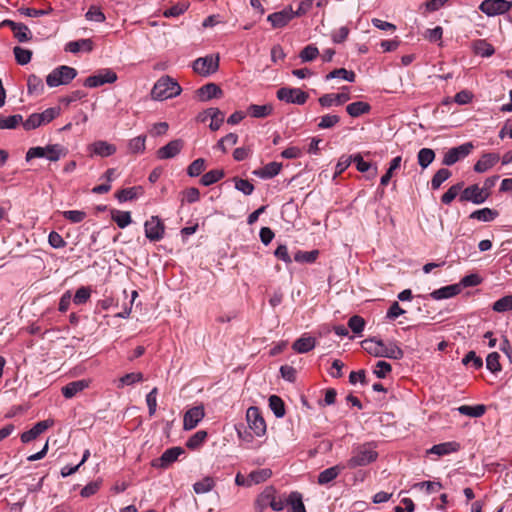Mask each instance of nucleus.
<instances>
[{
    "label": "nucleus",
    "mask_w": 512,
    "mask_h": 512,
    "mask_svg": "<svg viewBox=\"0 0 512 512\" xmlns=\"http://www.w3.org/2000/svg\"><path fill=\"white\" fill-rule=\"evenodd\" d=\"M378 457L376 445L373 442L359 445L354 450V466H365L374 462Z\"/></svg>",
    "instance_id": "7ed1b4c3"
},
{
    "label": "nucleus",
    "mask_w": 512,
    "mask_h": 512,
    "mask_svg": "<svg viewBox=\"0 0 512 512\" xmlns=\"http://www.w3.org/2000/svg\"><path fill=\"white\" fill-rule=\"evenodd\" d=\"M435 159V152L430 148H422L418 151L417 160L421 168H427Z\"/></svg>",
    "instance_id": "f704fd0d"
},
{
    "label": "nucleus",
    "mask_w": 512,
    "mask_h": 512,
    "mask_svg": "<svg viewBox=\"0 0 512 512\" xmlns=\"http://www.w3.org/2000/svg\"><path fill=\"white\" fill-rule=\"evenodd\" d=\"M273 111L271 104L257 105L252 104L248 107V113L254 118H265L269 116Z\"/></svg>",
    "instance_id": "473e14b6"
},
{
    "label": "nucleus",
    "mask_w": 512,
    "mask_h": 512,
    "mask_svg": "<svg viewBox=\"0 0 512 512\" xmlns=\"http://www.w3.org/2000/svg\"><path fill=\"white\" fill-rule=\"evenodd\" d=\"M235 181V188L238 191H241L244 195H251L254 191L253 184L246 180V179H240V178H234Z\"/></svg>",
    "instance_id": "774afa93"
},
{
    "label": "nucleus",
    "mask_w": 512,
    "mask_h": 512,
    "mask_svg": "<svg viewBox=\"0 0 512 512\" xmlns=\"http://www.w3.org/2000/svg\"><path fill=\"white\" fill-rule=\"evenodd\" d=\"M361 347L364 351L367 353L374 355L376 357H380L381 355V349H382V341L371 338V339H365L361 343Z\"/></svg>",
    "instance_id": "c756f323"
},
{
    "label": "nucleus",
    "mask_w": 512,
    "mask_h": 512,
    "mask_svg": "<svg viewBox=\"0 0 512 512\" xmlns=\"http://www.w3.org/2000/svg\"><path fill=\"white\" fill-rule=\"evenodd\" d=\"M90 385V380L88 379H80L76 381L69 382L65 386L61 388L62 395L66 399H71L76 396L78 393L82 392Z\"/></svg>",
    "instance_id": "aec40b11"
},
{
    "label": "nucleus",
    "mask_w": 512,
    "mask_h": 512,
    "mask_svg": "<svg viewBox=\"0 0 512 512\" xmlns=\"http://www.w3.org/2000/svg\"><path fill=\"white\" fill-rule=\"evenodd\" d=\"M145 236L150 241H160L164 237L165 226L158 216H152L144 224Z\"/></svg>",
    "instance_id": "9b49d317"
},
{
    "label": "nucleus",
    "mask_w": 512,
    "mask_h": 512,
    "mask_svg": "<svg viewBox=\"0 0 512 512\" xmlns=\"http://www.w3.org/2000/svg\"><path fill=\"white\" fill-rule=\"evenodd\" d=\"M460 449V444L455 441L444 442L433 445L427 452L437 456H445L457 452Z\"/></svg>",
    "instance_id": "4be33fe9"
},
{
    "label": "nucleus",
    "mask_w": 512,
    "mask_h": 512,
    "mask_svg": "<svg viewBox=\"0 0 512 512\" xmlns=\"http://www.w3.org/2000/svg\"><path fill=\"white\" fill-rule=\"evenodd\" d=\"M339 471V466H333L325 469L324 471L320 472L318 476V483L321 485L328 484L338 476Z\"/></svg>",
    "instance_id": "79ce46f5"
},
{
    "label": "nucleus",
    "mask_w": 512,
    "mask_h": 512,
    "mask_svg": "<svg viewBox=\"0 0 512 512\" xmlns=\"http://www.w3.org/2000/svg\"><path fill=\"white\" fill-rule=\"evenodd\" d=\"M354 166L357 171L363 174L366 180H373L378 174L377 164L370 160H365L360 153L354 154Z\"/></svg>",
    "instance_id": "f8f14e48"
},
{
    "label": "nucleus",
    "mask_w": 512,
    "mask_h": 512,
    "mask_svg": "<svg viewBox=\"0 0 512 512\" xmlns=\"http://www.w3.org/2000/svg\"><path fill=\"white\" fill-rule=\"evenodd\" d=\"M206 438L207 432L204 430H199L187 440L186 446L191 450L197 449L204 443Z\"/></svg>",
    "instance_id": "09e8293b"
},
{
    "label": "nucleus",
    "mask_w": 512,
    "mask_h": 512,
    "mask_svg": "<svg viewBox=\"0 0 512 512\" xmlns=\"http://www.w3.org/2000/svg\"><path fill=\"white\" fill-rule=\"evenodd\" d=\"M287 504L291 506L292 512H306L302 495L299 492H292L287 499Z\"/></svg>",
    "instance_id": "a18cd8bd"
},
{
    "label": "nucleus",
    "mask_w": 512,
    "mask_h": 512,
    "mask_svg": "<svg viewBox=\"0 0 512 512\" xmlns=\"http://www.w3.org/2000/svg\"><path fill=\"white\" fill-rule=\"evenodd\" d=\"M246 419L249 428L253 431V433L256 436L260 437L265 434L266 423L257 407L252 406L247 409Z\"/></svg>",
    "instance_id": "1a4fd4ad"
},
{
    "label": "nucleus",
    "mask_w": 512,
    "mask_h": 512,
    "mask_svg": "<svg viewBox=\"0 0 512 512\" xmlns=\"http://www.w3.org/2000/svg\"><path fill=\"white\" fill-rule=\"evenodd\" d=\"M512 8V2L508 0H484L479 5V10L488 17L503 15Z\"/></svg>",
    "instance_id": "20e7f679"
},
{
    "label": "nucleus",
    "mask_w": 512,
    "mask_h": 512,
    "mask_svg": "<svg viewBox=\"0 0 512 512\" xmlns=\"http://www.w3.org/2000/svg\"><path fill=\"white\" fill-rule=\"evenodd\" d=\"M91 296V289L90 287L82 286L79 289H77L74 297L73 302L76 305H81L86 303Z\"/></svg>",
    "instance_id": "e2e57ef3"
},
{
    "label": "nucleus",
    "mask_w": 512,
    "mask_h": 512,
    "mask_svg": "<svg viewBox=\"0 0 512 512\" xmlns=\"http://www.w3.org/2000/svg\"><path fill=\"white\" fill-rule=\"evenodd\" d=\"M282 168V164L278 162H270L266 164L263 168L255 170L253 174L262 178V179H270L279 174Z\"/></svg>",
    "instance_id": "a878e982"
},
{
    "label": "nucleus",
    "mask_w": 512,
    "mask_h": 512,
    "mask_svg": "<svg viewBox=\"0 0 512 512\" xmlns=\"http://www.w3.org/2000/svg\"><path fill=\"white\" fill-rule=\"evenodd\" d=\"M500 356L497 352H492L486 357V367L492 373L501 371V365L499 362Z\"/></svg>",
    "instance_id": "bf43d9fd"
},
{
    "label": "nucleus",
    "mask_w": 512,
    "mask_h": 512,
    "mask_svg": "<svg viewBox=\"0 0 512 512\" xmlns=\"http://www.w3.org/2000/svg\"><path fill=\"white\" fill-rule=\"evenodd\" d=\"M277 98L286 103L303 105L308 99V94L299 88L282 87L277 91Z\"/></svg>",
    "instance_id": "6e6552de"
},
{
    "label": "nucleus",
    "mask_w": 512,
    "mask_h": 512,
    "mask_svg": "<svg viewBox=\"0 0 512 512\" xmlns=\"http://www.w3.org/2000/svg\"><path fill=\"white\" fill-rule=\"evenodd\" d=\"M204 416L205 412L202 405L190 408L184 414L183 429L187 431L194 429Z\"/></svg>",
    "instance_id": "2eb2a0df"
},
{
    "label": "nucleus",
    "mask_w": 512,
    "mask_h": 512,
    "mask_svg": "<svg viewBox=\"0 0 512 512\" xmlns=\"http://www.w3.org/2000/svg\"><path fill=\"white\" fill-rule=\"evenodd\" d=\"M184 147L181 139H175L167 143L165 146L157 150L156 156L160 160L171 159L177 156Z\"/></svg>",
    "instance_id": "dca6fc26"
},
{
    "label": "nucleus",
    "mask_w": 512,
    "mask_h": 512,
    "mask_svg": "<svg viewBox=\"0 0 512 512\" xmlns=\"http://www.w3.org/2000/svg\"><path fill=\"white\" fill-rule=\"evenodd\" d=\"M143 380L144 377L141 372L128 373L119 379L117 387L123 388L124 386H130L133 385L134 383L142 382Z\"/></svg>",
    "instance_id": "a19ab883"
},
{
    "label": "nucleus",
    "mask_w": 512,
    "mask_h": 512,
    "mask_svg": "<svg viewBox=\"0 0 512 512\" xmlns=\"http://www.w3.org/2000/svg\"><path fill=\"white\" fill-rule=\"evenodd\" d=\"M205 168V160L203 158H198L188 166L187 174L190 177H197L205 170Z\"/></svg>",
    "instance_id": "6e6d98bb"
},
{
    "label": "nucleus",
    "mask_w": 512,
    "mask_h": 512,
    "mask_svg": "<svg viewBox=\"0 0 512 512\" xmlns=\"http://www.w3.org/2000/svg\"><path fill=\"white\" fill-rule=\"evenodd\" d=\"M157 394L158 388L154 387L147 395H146V403L148 406L149 416H154L157 409Z\"/></svg>",
    "instance_id": "0e129e2a"
},
{
    "label": "nucleus",
    "mask_w": 512,
    "mask_h": 512,
    "mask_svg": "<svg viewBox=\"0 0 512 512\" xmlns=\"http://www.w3.org/2000/svg\"><path fill=\"white\" fill-rule=\"evenodd\" d=\"M451 177V172L447 168L439 169L431 179V187L437 190L440 186Z\"/></svg>",
    "instance_id": "58836bf2"
},
{
    "label": "nucleus",
    "mask_w": 512,
    "mask_h": 512,
    "mask_svg": "<svg viewBox=\"0 0 512 512\" xmlns=\"http://www.w3.org/2000/svg\"><path fill=\"white\" fill-rule=\"evenodd\" d=\"M474 146L471 142H466L457 147L450 148L443 157L442 163L446 166H451L459 160L467 157L473 150Z\"/></svg>",
    "instance_id": "0eeeda50"
},
{
    "label": "nucleus",
    "mask_w": 512,
    "mask_h": 512,
    "mask_svg": "<svg viewBox=\"0 0 512 512\" xmlns=\"http://www.w3.org/2000/svg\"><path fill=\"white\" fill-rule=\"evenodd\" d=\"M45 149L46 155L44 157L53 162L58 161L67 153L66 149L60 144L47 145Z\"/></svg>",
    "instance_id": "2f4dec72"
},
{
    "label": "nucleus",
    "mask_w": 512,
    "mask_h": 512,
    "mask_svg": "<svg viewBox=\"0 0 512 512\" xmlns=\"http://www.w3.org/2000/svg\"><path fill=\"white\" fill-rule=\"evenodd\" d=\"M269 407L277 418H281L285 415V405L279 396L271 395L269 397Z\"/></svg>",
    "instance_id": "4c0bfd02"
},
{
    "label": "nucleus",
    "mask_w": 512,
    "mask_h": 512,
    "mask_svg": "<svg viewBox=\"0 0 512 512\" xmlns=\"http://www.w3.org/2000/svg\"><path fill=\"white\" fill-rule=\"evenodd\" d=\"M272 475V471L268 468H263L259 470L252 471L249 476V482L252 485L259 484L267 479H269Z\"/></svg>",
    "instance_id": "ea45409f"
},
{
    "label": "nucleus",
    "mask_w": 512,
    "mask_h": 512,
    "mask_svg": "<svg viewBox=\"0 0 512 512\" xmlns=\"http://www.w3.org/2000/svg\"><path fill=\"white\" fill-rule=\"evenodd\" d=\"M404 356L403 350L394 341H382V349L380 357H386L394 360H400Z\"/></svg>",
    "instance_id": "412c9836"
},
{
    "label": "nucleus",
    "mask_w": 512,
    "mask_h": 512,
    "mask_svg": "<svg viewBox=\"0 0 512 512\" xmlns=\"http://www.w3.org/2000/svg\"><path fill=\"white\" fill-rule=\"evenodd\" d=\"M493 311L504 313L512 310V295H506L493 303Z\"/></svg>",
    "instance_id": "37998d69"
},
{
    "label": "nucleus",
    "mask_w": 512,
    "mask_h": 512,
    "mask_svg": "<svg viewBox=\"0 0 512 512\" xmlns=\"http://www.w3.org/2000/svg\"><path fill=\"white\" fill-rule=\"evenodd\" d=\"M140 190H141V187L125 188V189L120 190L116 196L120 202H126V201H130V200L137 198L138 191H140Z\"/></svg>",
    "instance_id": "5fc2aeb1"
},
{
    "label": "nucleus",
    "mask_w": 512,
    "mask_h": 512,
    "mask_svg": "<svg viewBox=\"0 0 512 512\" xmlns=\"http://www.w3.org/2000/svg\"><path fill=\"white\" fill-rule=\"evenodd\" d=\"M13 52H14L15 59L18 64L26 65L31 61V58H32L31 50L16 46V47H14Z\"/></svg>",
    "instance_id": "3c124183"
},
{
    "label": "nucleus",
    "mask_w": 512,
    "mask_h": 512,
    "mask_svg": "<svg viewBox=\"0 0 512 512\" xmlns=\"http://www.w3.org/2000/svg\"><path fill=\"white\" fill-rule=\"evenodd\" d=\"M401 162H402L401 156H396L390 161L389 167H388L386 173L380 179V185L386 186L389 184L394 172L400 168Z\"/></svg>",
    "instance_id": "7c9ffc66"
},
{
    "label": "nucleus",
    "mask_w": 512,
    "mask_h": 512,
    "mask_svg": "<svg viewBox=\"0 0 512 512\" xmlns=\"http://www.w3.org/2000/svg\"><path fill=\"white\" fill-rule=\"evenodd\" d=\"M112 219L121 229L127 227L132 221L130 212L128 211H116L112 214Z\"/></svg>",
    "instance_id": "4d7b16f0"
},
{
    "label": "nucleus",
    "mask_w": 512,
    "mask_h": 512,
    "mask_svg": "<svg viewBox=\"0 0 512 512\" xmlns=\"http://www.w3.org/2000/svg\"><path fill=\"white\" fill-rule=\"evenodd\" d=\"M201 122H205L208 118L212 119V122L209 125V128L212 131L218 130L223 121H224V113L220 111L218 108H208L203 113L198 116Z\"/></svg>",
    "instance_id": "6ab92c4d"
},
{
    "label": "nucleus",
    "mask_w": 512,
    "mask_h": 512,
    "mask_svg": "<svg viewBox=\"0 0 512 512\" xmlns=\"http://www.w3.org/2000/svg\"><path fill=\"white\" fill-rule=\"evenodd\" d=\"M91 151L101 157H108L116 152V146L106 141H95L90 146Z\"/></svg>",
    "instance_id": "393cba45"
},
{
    "label": "nucleus",
    "mask_w": 512,
    "mask_h": 512,
    "mask_svg": "<svg viewBox=\"0 0 512 512\" xmlns=\"http://www.w3.org/2000/svg\"><path fill=\"white\" fill-rule=\"evenodd\" d=\"M13 32L19 42H27L32 38L31 31L22 23H19Z\"/></svg>",
    "instance_id": "680f3d73"
},
{
    "label": "nucleus",
    "mask_w": 512,
    "mask_h": 512,
    "mask_svg": "<svg viewBox=\"0 0 512 512\" xmlns=\"http://www.w3.org/2000/svg\"><path fill=\"white\" fill-rule=\"evenodd\" d=\"M315 347V338L303 336L298 338L292 345V348L298 353H307Z\"/></svg>",
    "instance_id": "c85d7f7f"
},
{
    "label": "nucleus",
    "mask_w": 512,
    "mask_h": 512,
    "mask_svg": "<svg viewBox=\"0 0 512 512\" xmlns=\"http://www.w3.org/2000/svg\"><path fill=\"white\" fill-rule=\"evenodd\" d=\"M461 291V287L458 284L448 285L434 290L430 296L435 300L448 299L456 296Z\"/></svg>",
    "instance_id": "b1692460"
},
{
    "label": "nucleus",
    "mask_w": 512,
    "mask_h": 512,
    "mask_svg": "<svg viewBox=\"0 0 512 512\" xmlns=\"http://www.w3.org/2000/svg\"><path fill=\"white\" fill-rule=\"evenodd\" d=\"M275 498V490L273 488H266L258 497L257 504L264 508L271 506L273 499Z\"/></svg>",
    "instance_id": "13d9d810"
},
{
    "label": "nucleus",
    "mask_w": 512,
    "mask_h": 512,
    "mask_svg": "<svg viewBox=\"0 0 512 512\" xmlns=\"http://www.w3.org/2000/svg\"><path fill=\"white\" fill-rule=\"evenodd\" d=\"M295 17L294 11L291 6L284 8L279 12L270 14L267 20L271 23L273 28H282L286 26Z\"/></svg>",
    "instance_id": "f3484780"
},
{
    "label": "nucleus",
    "mask_w": 512,
    "mask_h": 512,
    "mask_svg": "<svg viewBox=\"0 0 512 512\" xmlns=\"http://www.w3.org/2000/svg\"><path fill=\"white\" fill-rule=\"evenodd\" d=\"M498 211L491 208H482L479 210L473 211L470 215V219H475L481 222H491L498 217Z\"/></svg>",
    "instance_id": "cd10ccee"
},
{
    "label": "nucleus",
    "mask_w": 512,
    "mask_h": 512,
    "mask_svg": "<svg viewBox=\"0 0 512 512\" xmlns=\"http://www.w3.org/2000/svg\"><path fill=\"white\" fill-rule=\"evenodd\" d=\"M185 453V450L182 447L175 446L171 447L163 452V454L157 458L154 459L151 463L153 467L166 469L168 468L172 463L178 460L179 456Z\"/></svg>",
    "instance_id": "9d476101"
},
{
    "label": "nucleus",
    "mask_w": 512,
    "mask_h": 512,
    "mask_svg": "<svg viewBox=\"0 0 512 512\" xmlns=\"http://www.w3.org/2000/svg\"><path fill=\"white\" fill-rule=\"evenodd\" d=\"M23 118L20 114L11 115L8 117L0 118V129H14L20 123H22Z\"/></svg>",
    "instance_id": "864d4df0"
},
{
    "label": "nucleus",
    "mask_w": 512,
    "mask_h": 512,
    "mask_svg": "<svg viewBox=\"0 0 512 512\" xmlns=\"http://www.w3.org/2000/svg\"><path fill=\"white\" fill-rule=\"evenodd\" d=\"M490 193L484 192L477 184L470 185L465 188L460 194L459 200L461 202H472L474 204H482L484 203Z\"/></svg>",
    "instance_id": "4468645a"
},
{
    "label": "nucleus",
    "mask_w": 512,
    "mask_h": 512,
    "mask_svg": "<svg viewBox=\"0 0 512 512\" xmlns=\"http://www.w3.org/2000/svg\"><path fill=\"white\" fill-rule=\"evenodd\" d=\"M319 55V50L317 47L313 45H307L302 49L299 54V57L303 62H309L314 60Z\"/></svg>",
    "instance_id": "69168bd1"
},
{
    "label": "nucleus",
    "mask_w": 512,
    "mask_h": 512,
    "mask_svg": "<svg viewBox=\"0 0 512 512\" xmlns=\"http://www.w3.org/2000/svg\"><path fill=\"white\" fill-rule=\"evenodd\" d=\"M224 177V171L221 169L210 170L200 179V183L204 186H210Z\"/></svg>",
    "instance_id": "c9c22d12"
},
{
    "label": "nucleus",
    "mask_w": 512,
    "mask_h": 512,
    "mask_svg": "<svg viewBox=\"0 0 512 512\" xmlns=\"http://www.w3.org/2000/svg\"><path fill=\"white\" fill-rule=\"evenodd\" d=\"M498 161V154L486 153L475 163L474 170L478 173H484L492 168Z\"/></svg>",
    "instance_id": "5701e85b"
},
{
    "label": "nucleus",
    "mask_w": 512,
    "mask_h": 512,
    "mask_svg": "<svg viewBox=\"0 0 512 512\" xmlns=\"http://www.w3.org/2000/svg\"><path fill=\"white\" fill-rule=\"evenodd\" d=\"M85 17L88 21H94L98 23H102L106 19L105 14L100 10V8L96 6H91L86 12Z\"/></svg>",
    "instance_id": "338daca9"
},
{
    "label": "nucleus",
    "mask_w": 512,
    "mask_h": 512,
    "mask_svg": "<svg viewBox=\"0 0 512 512\" xmlns=\"http://www.w3.org/2000/svg\"><path fill=\"white\" fill-rule=\"evenodd\" d=\"M215 482L212 477H205L201 481L194 483L193 489L196 494H204L213 489Z\"/></svg>",
    "instance_id": "49530a36"
},
{
    "label": "nucleus",
    "mask_w": 512,
    "mask_h": 512,
    "mask_svg": "<svg viewBox=\"0 0 512 512\" xmlns=\"http://www.w3.org/2000/svg\"><path fill=\"white\" fill-rule=\"evenodd\" d=\"M319 255L318 250L298 251L294 255V260L299 263H313Z\"/></svg>",
    "instance_id": "603ef678"
},
{
    "label": "nucleus",
    "mask_w": 512,
    "mask_h": 512,
    "mask_svg": "<svg viewBox=\"0 0 512 512\" xmlns=\"http://www.w3.org/2000/svg\"><path fill=\"white\" fill-rule=\"evenodd\" d=\"M458 412L462 415L478 418L481 417L485 411L486 407L482 404L475 405V406H469V405H462L457 408Z\"/></svg>",
    "instance_id": "72a5a7b5"
},
{
    "label": "nucleus",
    "mask_w": 512,
    "mask_h": 512,
    "mask_svg": "<svg viewBox=\"0 0 512 512\" xmlns=\"http://www.w3.org/2000/svg\"><path fill=\"white\" fill-rule=\"evenodd\" d=\"M27 89L29 94H41L44 91L42 79L34 74L30 75L27 79Z\"/></svg>",
    "instance_id": "e433bc0d"
},
{
    "label": "nucleus",
    "mask_w": 512,
    "mask_h": 512,
    "mask_svg": "<svg viewBox=\"0 0 512 512\" xmlns=\"http://www.w3.org/2000/svg\"><path fill=\"white\" fill-rule=\"evenodd\" d=\"M196 95L199 101L206 102L213 98H221L223 91L217 84L207 83L197 89Z\"/></svg>",
    "instance_id": "a211bd4d"
},
{
    "label": "nucleus",
    "mask_w": 512,
    "mask_h": 512,
    "mask_svg": "<svg viewBox=\"0 0 512 512\" xmlns=\"http://www.w3.org/2000/svg\"><path fill=\"white\" fill-rule=\"evenodd\" d=\"M463 182L452 185L441 197L443 204L449 205L463 188Z\"/></svg>",
    "instance_id": "8fccbe9b"
},
{
    "label": "nucleus",
    "mask_w": 512,
    "mask_h": 512,
    "mask_svg": "<svg viewBox=\"0 0 512 512\" xmlns=\"http://www.w3.org/2000/svg\"><path fill=\"white\" fill-rule=\"evenodd\" d=\"M93 49V42L91 39H80L77 41H70L65 46V51L71 53H78L80 51L90 52Z\"/></svg>",
    "instance_id": "bb28decb"
},
{
    "label": "nucleus",
    "mask_w": 512,
    "mask_h": 512,
    "mask_svg": "<svg viewBox=\"0 0 512 512\" xmlns=\"http://www.w3.org/2000/svg\"><path fill=\"white\" fill-rule=\"evenodd\" d=\"M77 76V70L73 67L61 65L52 70L46 77L49 87H57L69 84Z\"/></svg>",
    "instance_id": "f03ea898"
},
{
    "label": "nucleus",
    "mask_w": 512,
    "mask_h": 512,
    "mask_svg": "<svg viewBox=\"0 0 512 512\" xmlns=\"http://www.w3.org/2000/svg\"><path fill=\"white\" fill-rule=\"evenodd\" d=\"M350 99V87H342L339 93L324 94L319 98L322 107L340 106Z\"/></svg>",
    "instance_id": "ddd939ff"
},
{
    "label": "nucleus",
    "mask_w": 512,
    "mask_h": 512,
    "mask_svg": "<svg viewBox=\"0 0 512 512\" xmlns=\"http://www.w3.org/2000/svg\"><path fill=\"white\" fill-rule=\"evenodd\" d=\"M219 68V56L209 55L198 58L193 63V70L202 75L208 76L215 73Z\"/></svg>",
    "instance_id": "423d86ee"
},
{
    "label": "nucleus",
    "mask_w": 512,
    "mask_h": 512,
    "mask_svg": "<svg viewBox=\"0 0 512 512\" xmlns=\"http://www.w3.org/2000/svg\"><path fill=\"white\" fill-rule=\"evenodd\" d=\"M391 370H392V367H391L390 363H388L384 360H379L374 365L373 373L378 378H385L391 372Z\"/></svg>",
    "instance_id": "052dcab7"
},
{
    "label": "nucleus",
    "mask_w": 512,
    "mask_h": 512,
    "mask_svg": "<svg viewBox=\"0 0 512 512\" xmlns=\"http://www.w3.org/2000/svg\"><path fill=\"white\" fill-rule=\"evenodd\" d=\"M60 114H61L60 107H50L41 113H37L42 125L50 123L55 118H57Z\"/></svg>",
    "instance_id": "de8ad7c7"
},
{
    "label": "nucleus",
    "mask_w": 512,
    "mask_h": 512,
    "mask_svg": "<svg viewBox=\"0 0 512 512\" xmlns=\"http://www.w3.org/2000/svg\"><path fill=\"white\" fill-rule=\"evenodd\" d=\"M117 78V74L112 69L105 68L99 70L97 74L87 77L84 81V86L96 88L107 83H114Z\"/></svg>",
    "instance_id": "39448f33"
},
{
    "label": "nucleus",
    "mask_w": 512,
    "mask_h": 512,
    "mask_svg": "<svg viewBox=\"0 0 512 512\" xmlns=\"http://www.w3.org/2000/svg\"><path fill=\"white\" fill-rule=\"evenodd\" d=\"M146 136H137L129 140L128 149L130 153L139 154L145 151Z\"/></svg>",
    "instance_id": "c03bdc74"
},
{
    "label": "nucleus",
    "mask_w": 512,
    "mask_h": 512,
    "mask_svg": "<svg viewBox=\"0 0 512 512\" xmlns=\"http://www.w3.org/2000/svg\"><path fill=\"white\" fill-rule=\"evenodd\" d=\"M182 89L170 76L161 77L153 86L151 96L154 100H165L178 96Z\"/></svg>",
    "instance_id": "f257e3e1"
}]
</instances>
